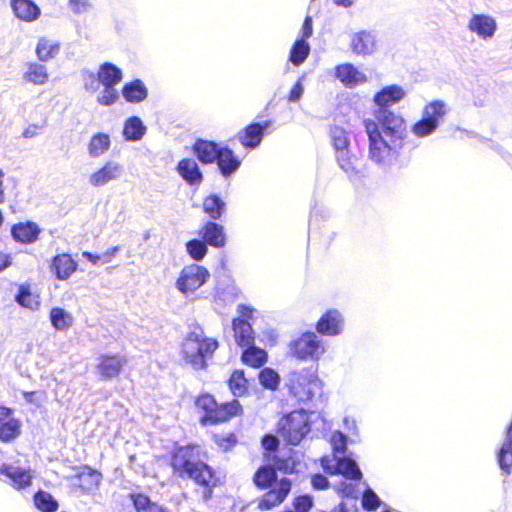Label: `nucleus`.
Returning a JSON list of instances; mask_svg holds the SVG:
<instances>
[{
    "label": "nucleus",
    "mask_w": 512,
    "mask_h": 512,
    "mask_svg": "<svg viewBox=\"0 0 512 512\" xmlns=\"http://www.w3.org/2000/svg\"><path fill=\"white\" fill-rule=\"evenodd\" d=\"M210 272L198 264L185 266L176 281V288L184 295L195 292L209 279Z\"/></svg>",
    "instance_id": "9"
},
{
    "label": "nucleus",
    "mask_w": 512,
    "mask_h": 512,
    "mask_svg": "<svg viewBox=\"0 0 512 512\" xmlns=\"http://www.w3.org/2000/svg\"><path fill=\"white\" fill-rule=\"evenodd\" d=\"M312 506L313 498L309 495H301L294 500V508L297 512H308Z\"/></svg>",
    "instance_id": "57"
},
{
    "label": "nucleus",
    "mask_w": 512,
    "mask_h": 512,
    "mask_svg": "<svg viewBox=\"0 0 512 512\" xmlns=\"http://www.w3.org/2000/svg\"><path fill=\"white\" fill-rule=\"evenodd\" d=\"M10 5L15 16L25 22H33L41 15L39 6L33 0H11Z\"/></svg>",
    "instance_id": "24"
},
{
    "label": "nucleus",
    "mask_w": 512,
    "mask_h": 512,
    "mask_svg": "<svg viewBox=\"0 0 512 512\" xmlns=\"http://www.w3.org/2000/svg\"><path fill=\"white\" fill-rule=\"evenodd\" d=\"M215 163L223 177H229L234 174L241 165V160L235 155L234 151L228 146L223 145L218 153Z\"/></svg>",
    "instance_id": "23"
},
{
    "label": "nucleus",
    "mask_w": 512,
    "mask_h": 512,
    "mask_svg": "<svg viewBox=\"0 0 512 512\" xmlns=\"http://www.w3.org/2000/svg\"><path fill=\"white\" fill-rule=\"evenodd\" d=\"M311 484L316 490H323L329 486V481L323 474H315L311 478Z\"/></svg>",
    "instance_id": "62"
},
{
    "label": "nucleus",
    "mask_w": 512,
    "mask_h": 512,
    "mask_svg": "<svg viewBox=\"0 0 512 512\" xmlns=\"http://www.w3.org/2000/svg\"><path fill=\"white\" fill-rule=\"evenodd\" d=\"M176 171L189 185H199L203 180V174L192 158H184L177 164Z\"/></svg>",
    "instance_id": "25"
},
{
    "label": "nucleus",
    "mask_w": 512,
    "mask_h": 512,
    "mask_svg": "<svg viewBox=\"0 0 512 512\" xmlns=\"http://www.w3.org/2000/svg\"><path fill=\"white\" fill-rule=\"evenodd\" d=\"M336 161L340 169L347 174L349 178L355 177L358 175L359 171L357 169L358 159L356 155H354L350 151V147L340 148L339 150H335Z\"/></svg>",
    "instance_id": "31"
},
{
    "label": "nucleus",
    "mask_w": 512,
    "mask_h": 512,
    "mask_svg": "<svg viewBox=\"0 0 512 512\" xmlns=\"http://www.w3.org/2000/svg\"><path fill=\"white\" fill-rule=\"evenodd\" d=\"M468 29L480 38L486 40L494 36L497 30L496 20L485 14H474L468 23Z\"/></svg>",
    "instance_id": "19"
},
{
    "label": "nucleus",
    "mask_w": 512,
    "mask_h": 512,
    "mask_svg": "<svg viewBox=\"0 0 512 512\" xmlns=\"http://www.w3.org/2000/svg\"><path fill=\"white\" fill-rule=\"evenodd\" d=\"M51 269L57 279L66 280L77 269V262L67 253L58 254L52 260Z\"/></svg>",
    "instance_id": "27"
},
{
    "label": "nucleus",
    "mask_w": 512,
    "mask_h": 512,
    "mask_svg": "<svg viewBox=\"0 0 512 512\" xmlns=\"http://www.w3.org/2000/svg\"><path fill=\"white\" fill-rule=\"evenodd\" d=\"M289 349L300 360H318L325 351L316 333L310 331L292 340Z\"/></svg>",
    "instance_id": "7"
},
{
    "label": "nucleus",
    "mask_w": 512,
    "mask_h": 512,
    "mask_svg": "<svg viewBox=\"0 0 512 512\" xmlns=\"http://www.w3.org/2000/svg\"><path fill=\"white\" fill-rule=\"evenodd\" d=\"M187 254L196 262L201 261L208 253V246L199 238H194L185 244Z\"/></svg>",
    "instance_id": "48"
},
{
    "label": "nucleus",
    "mask_w": 512,
    "mask_h": 512,
    "mask_svg": "<svg viewBox=\"0 0 512 512\" xmlns=\"http://www.w3.org/2000/svg\"><path fill=\"white\" fill-rule=\"evenodd\" d=\"M172 468L180 477H188L196 484L205 487L203 498L209 499L212 494L210 486L216 484L214 471L200 459L199 449L196 446L178 447L171 458Z\"/></svg>",
    "instance_id": "2"
},
{
    "label": "nucleus",
    "mask_w": 512,
    "mask_h": 512,
    "mask_svg": "<svg viewBox=\"0 0 512 512\" xmlns=\"http://www.w3.org/2000/svg\"><path fill=\"white\" fill-rule=\"evenodd\" d=\"M254 311L255 309L251 306L239 304L237 312L240 317L234 318L232 321L235 342L242 349L255 343V333L252 324L249 322L253 318Z\"/></svg>",
    "instance_id": "8"
},
{
    "label": "nucleus",
    "mask_w": 512,
    "mask_h": 512,
    "mask_svg": "<svg viewBox=\"0 0 512 512\" xmlns=\"http://www.w3.org/2000/svg\"><path fill=\"white\" fill-rule=\"evenodd\" d=\"M269 122L264 123H251L238 134L240 143L249 149L258 147L263 139L264 131L268 128Z\"/></svg>",
    "instance_id": "21"
},
{
    "label": "nucleus",
    "mask_w": 512,
    "mask_h": 512,
    "mask_svg": "<svg viewBox=\"0 0 512 512\" xmlns=\"http://www.w3.org/2000/svg\"><path fill=\"white\" fill-rule=\"evenodd\" d=\"M124 172V168L116 161H107L100 169L92 173L89 177V183L95 187H101L111 181L119 179Z\"/></svg>",
    "instance_id": "17"
},
{
    "label": "nucleus",
    "mask_w": 512,
    "mask_h": 512,
    "mask_svg": "<svg viewBox=\"0 0 512 512\" xmlns=\"http://www.w3.org/2000/svg\"><path fill=\"white\" fill-rule=\"evenodd\" d=\"M228 386L235 397H242L248 389V381L243 370H235L229 380Z\"/></svg>",
    "instance_id": "46"
},
{
    "label": "nucleus",
    "mask_w": 512,
    "mask_h": 512,
    "mask_svg": "<svg viewBox=\"0 0 512 512\" xmlns=\"http://www.w3.org/2000/svg\"><path fill=\"white\" fill-rule=\"evenodd\" d=\"M217 348V340L205 337L201 328L189 332L182 345L186 362L196 370L207 367L206 359L211 357Z\"/></svg>",
    "instance_id": "3"
},
{
    "label": "nucleus",
    "mask_w": 512,
    "mask_h": 512,
    "mask_svg": "<svg viewBox=\"0 0 512 512\" xmlns=\"http://www.w3.org/2000/svg\"><path fill=\"white\" fill-rule=\"evenodd\" d=\"M122 96L128 103H140L148 96V88L141 79H134L122 87Z\"/></svg>",
    "instance_id": "30"
},
{
    "label": "nucleus",
    "mask_w": 512,
    "mask_h": 512,
    "mask_svg": "<svg viewBox=\"0 0 512 512\" xmlns=\"http://www.w3.org/2000/svg\"><path fill=\"white\" fill-rule=\"evenodd\" d=\"M259 383L265 389L276 391L280 384L279 374L272 368H263L258 374Z\"/></svg>",
    "instance_id": "49"
},
{
    "label": "nucleus",
    "mask_w": 512,
    "mask_h": 512,
    "mask_svg": "<svg viewBox=\"0 0 512 512\" xmlns=\"http://www.w3.org/2000/svg\"><path fill=\"white\" fill-rule=\"evenodd\" d=\"M310 53V45L305 39H297L291 47L289 60L294 66H300Z\"/></svg>",
    "instance_id": "42"
},
{
    "label": "nucleus",
    "mask_w": 512,
    "mask_h": 512,
    "mask_svg": "<svg viewBox=\"0 0 512 512\" xmlns=\"http://www.w3.org/2000/svg\"><path fill=\"white\" fill-rule=\"evenodd\" d=\"M50 321L56 330L62 331L73 324V317L63 308L54 307L50 311Z\"/></svg>",
    "instance_id": "44"
},
{
    "label": "nucleus",
    "mask_w": 512,
    "mask_h": 512,
    "mask_svg": "<svg viewBox=\"0 0 512 512\" xmlns=\"http://www.w3.org/2000/svg\"><path fill=\"white\" fill-rule=\"evenodd\" d=\"M309 432V415L303 409L284 415L278 422L279 435L291 445H298Z\"/></svg>",
    "instance_id": "4"
},
{
    "label": "nucleus",
    "mask_w": 512,
    "mask_h": 512,
    "mask_svg": "<svg viewBox=\"0 0 512 512\" xmlns=\"http://www.w3.org/2000/svg\"><path fill=\"white\" fill-rule=\"evenodd\" d=\"M97 75L99 83L103 86H115L123 77L121 69L111 62L101 64Z\"/></svg>",
    "instance_id": "33"
},
{
    "label": "nucleus",
    "mask_w": 512,
    "mask_h": 512,
    "mask_svg": "<svg viewBox=\"0 0 512 512\" xmlns=\"http://www.w3.org/2000/svg\"><path fill=\"white\" fill-rule=\"evenodd\" d=\"M15 301L22 307L30 310H37L40 303L37 295H33L30 287L26 284H22L18 288V292L15 295Z\"/></svg>",
    "instance_id": "43"
},
{
    "label": "nucleus",
    "mask_w": 512,
    "mask_h": 512,
    "mask_svg": "<svg viewBox=\"0 0 512 512\" xmlns=\"http://www.w3.org/2000/svg\"><path fill=\"white\" fill-rule=\"evenodd\" d=\"M82 77L86 90L95 92L99 88L98 75H95L92 71L83 70Z\"/></svg>",
    "instance_id": "56"
},
{
    "label": "nucleus",
    "mask_w": 512,
    "mask_h": 512,
    "mask_svg": "<svg viewBox=\"0 0 512 512\" xmlns=\"http://www.w3.org/2000/svg\"><path fill=\"white\" fill-rule=\"evenodd\" d=\"M262 447L268 451V452H274L278 449V446H279V440L276 436L272 435V434H266L263 438H262Z\"/></svg>",
    "instance_id": "60"
},
{
    "label": "nucleus",
    "mask_w": 512,
    "mask_h": 512,
    "mask_svg": "<svg viewBox=\"0 0 512 512\" xmlns=\"http://www.w3.org/2000/svg\"><path fill=\"white\" fill-rule=\"evenodd\" d=\"M119 99L115 86H104L103 91L98 95L97 101L104 106L113 105Z\"/></svg>",
    "instance_id": "53"
},
{
    "label": "nucleus",
    "mask_w": 512,
    "mask_h": 512,
    "mask_svg": "<svg viewBox=\"0 0 512 512\" xmlns=\"http://www.w3.org/2000/svg\"><path fill=\"white\" fill-rule=\"evenodd\" d=\"M322 466L327 473L342 475L349 480H360L362 473L356 461L343 455H334L332 459L323 458Z\"/></svg>",
    "instance_id": "10"
},
{
    "label": "nucleus",
    "mask_w": 512,
    "mask_h": 512,
    "mask_svg": "<svg viewBox=\"0 0 512 512\" xmlns=\"http://www.w3.org/2000/svg\"><path fill=\"white\" fill-rule=\"evenodd\" d=\"M96 370L102 381L116 378L126 365V359L119 354H102L97 357Z\"/></svg>",
    "instance_id": "12"
},
{
    "label": "nucleus",
    "mask_w": 512,
    "mask_h": 512,
    "mask_svg": "<svg viewBox=\"0 0 512 512\" xmlns=\"http://www.w3.org/2000/svg\"><path fill=\"white\" fill-rule=\"evenodd\" d=\"M21 434V422L12 418L7 422L0 424V441L9 443L15 440Z\"/></svg>",
    "instance_id": "45"
},
{
    "label": "nucleus",
    "mask_w": 512,
    "mask_h": 512,
    "mask_svg": "<svg viewBox=\"0 0 512 512\" xmlns=\"http://www.w3.org/2000/svg\"><path fill=\"white\" fill-rule=\"evenodd\" d=\"M222 146L214 141L197 139L192 146V151L202 164H212L217 160Z\"/></svg>",
    "instance_id": "22"
},
{
    "label": "nucleus",
    "mask_w": 512,
    "mask_h": 512,
    "mask_svg": "<svg viewBox=\"0 0 512 512\" xmlns=\"http://www.w3.org/2000/svg\"><path fill=\"white\" fill-rule=\"evenodd\" d=\"M321 380L313 369L292 372L289 377V392L299 402L306 403L321 391Z\"/></svg>",
    "instance_id": "5"
},
{
    "label": "nucleus",
    "mask_w": 512,
    "mask_h": 512,
    "mask_svg": "<svg viewBox=\"0 0 512 512\" xmlns=\"http://www.w3.org/2000/svg\"><path fill=\"white\" fill-rule=\"evenodd\" d=\"M381 504L378 495L369 487H367L362 495V506L367 511L376 510Z\"/></svg>",
    "instance_id": "52"
},
{
    "label": "nucleus",
    "mask_w": 512,
    "mask_h": 512,
    "mask_svg": "<svg viewBox=\"0 0 512 512\" xmlns=\"http://www.w3.org/2000/svg\"><path fill=\"white\" fill-rule=\"evenodd\" d=\"M497 462L500 469L507 475L512 470V422L506 429V435L503 444L497 452Z\"/></svg>",
    "instance_id": "29"
},
{
    "label": "nucleus",
    "mask_w": 512,
    "mask_h": 512,
    "mask_svg": "<svg viewBox=\"0 0 512 512\" xmlns=\"http://www.w3.org/2000/svg\"><path fill=\"white\" fill-rule=\"evenodd\" d=\"M302 78H299L296 83L293 85V87L291 88L290 92H289V95H288V101L289 102H298L302 96H303V93H304V86H303V83H302Z\"/></svg>",
    "instance_id": "58"
},
{
    "label": "nucleus",
    "mask_w": 512,
    "mask_h": 512,
    "mask_svg": "<svg viewBox=\"0 0 512 512\" xmlns=\"http://www.w3.org/2000/svg\"><path fill=\"white\" fill-rule=\"evenodd\" d=\"M69 5L77 14H82L88 11L91 6L89 0H69Z\"/></svg>",
    "instance_id": "61"
},
{
    "label": "nucleus",
    "mask_w": 512,
    "mask_h": 512,
    "mask_svg": "<svg viewBox=\"0 0 512 512\" xmlns=\"http://www.w3.org/2000/svg\"><path fill=\"white\" fill-rule=\"evenodd\" d=\"M198 235L206 243L214 248H222L226 244L224 227L215 221L206 222L198 231Z\"/></svg>",
    "instance_id": "20"
},
{
    "label": "nucleus",
    "mask_w": 512,
    "mask_h": 512,
    "mask_svg": "<svg viewBox=\"0 0 512 512\" xmlns=\"http://www.w3.org/2000/svg\"><path fill=\"white\" fill-rule=\"evenodd\" d=\"M36 55L41 62H47L55 58L60 52V43L56 40L41 37L35 49Z\"/></svg>",
    "instance_id": "35"
},
{
    "label": "nucleus",
    "mask_w": 512,
    "mask_h": 512,
    "mask_svg": "<svg viewBox=\"0 0 512 512\" xmlns=\"http://www.w3.org/2000/svg\"><path fill=\"white\" fill-rule=\"evenodd\" d=\"M130 498L136 512H169L166 508L151 501V499L145 494H131Z\"/></svg>",
    "instance_id": "39"
},
{
    "label": "nucleus",
    "mask_w": 512,
    "mask_h": 512,
    "mask_svg": "<svg viewBox=\"0 0 512 512\" xmlns=\"http://www.w3.org/2000/svg\"><path fill=\"white\" fill-rule=\"evenodd\" d=\"M35 507L41 512H56L59 508L58 501L44 490H38L33 497Z\"/></svg>",
    "instance_id": "41"
},
{
    "label": "nucleus",
    "mask_w": 512,
    "mask_h": 512,
    "mask_svg": "<svg viewBox=\"0 0 512 512\" xmlns=\"http://www.w3.org/2000/svg\"><path fill=\"white\" fill-rule=\"evenodd\" d=\"M239 290L234 284H228L225 288L218 287L216 290V299L224 303H233L238 297Z\"/></svg>",
    "instance_id": "51"
},
{
    "label": "nucleus",
    "mask_w": 512,
    "mask_h": 512,
    "mask_svg": "<svg viewBox=\"0 0 512 512\" xmlns=\"http://www.w3.org/2000/svg\"><path fill=\"white\" fill-rule=\"evenodd\" d=\"M277 469L275 466L263 465L257 469L253 481L257 488L266 490L275 487L277 482Z\"/></svg>",
    "instance_id": "32"
},
{
    "label": "nucleus",
    "mask_w": 512,
    "mask_h": 512,
    "mask_svg": "<svg viewBox=\"0 0 512 512\" xmlns=\"http://www.w3.org/2000/svg\"><path fill=\"white\" fill-rule=\"evenodd\" d=\"M331 445L334 455H343L347 448V437L344 433L336 431L331 436Z\"/></svg>",
    "instance_id": "54"
},
{
    "label": "nucleus",
    "mask_w": 512,
    "mask_h": 512,
    "mask_svg": "<svg viewBox=\"0 0 512 512\" xmlns=\"http://www.w3.org/2000/svg\"><path fill=\"white\" fill-rule=\"evenodd\" d=\"M292 483L288 478H282L275 487L265 493L259 500L258 507L261 510H269L281 504L291 491Z\"/></svg>",
    "instance_id": "15"
},
{
    "label": "nucleus",
    "mask_w": 512,
    "mask_h": 512,
    "mask_svg": "<svg viewBox=\"0 0 512 512\" xmlns=\"http://www.w3.org/2000/svg\"><path fill=\"white\" fill-rule=\"evenodd\" d=\"M315 329L322 336L341 335L345 330L344 314L336 308L326 310L316 322Z\"/></svg>",
    "instance_id": "11"
},
{
    "label": "nucleus",
    "mask_w": 512,
    "mask_h": 512,
    "mask_svg": "<svg viewBox=\"0 0 512 512\" xmlns=\"http://www.w3.org/2000/svg\"><path fill=\"white\" fill-rule=\"evenodd\" d=\"M41 229L35 222L14 224L11 228V235L17 242L30 244L38 239Z\"/></svg>",
    "instance_id": "26"
},
{
    "label": "nucleus",
    "mask_w": 512,
    "mask_h": 512,
    "mask_svg": "<svg viewBox=\"0 0 512 512\" xmlns=\"http://www.w3.org/2000/svg\"><path fill=\"white\" fill-rule=\"evenodd\" d=\"M405 96V90L397 84L383 87L373 96L377 106L373 113L374 119L364 120L368 136V157L383 169L397 161L407 135L404 118L389 109Z\"/></svg>",
    "instance_id": "1"
},
{
    "label": "nucleus",
    "mask_w": 512,
    "mask_h": 512,
    "mask_svg": "<svg viewBox=\"0 0 512 512\" xmlns=\"http://www.w3.org/2000/svg\"><path fill=\"white\" fill-rule=\"evenodd\" d=\"M110 137L106 133L94 134L88 144V153L91 157L97 158L103 155L110 147Z\"/></svg>",
    "instance_id": "40"
},
{
    "label": "nucleus",
    "mask_w": 512,
    "mask_h": 512,
    "mask_svg": "<svg viewBox=\"0 0 512 512\" xmlns=\"http://www.w3.org/2000/svg\"><path fill=\"white\" fill-rule=\"evenodd\" d=\"M348 479L345 478V480L340 481L338 484L335 485V490L341 494L342 497H346L349 500L346 501L347 506L350 507L352 504L356 506V501L358 499V488L356 483L348 482ZM341 502L340 504H342Z\"/></svg>",
    "instance_id": "47"
},
{
    "label": "nucleus",
    "mask_w": 512,
    "mask_h": 512,
    "mask_svg": "<svg viewBox=\"0 0 512 512\" xmlns=\"http://www.w3.org/2000/svg\"><path fill=\"white\" fill-rule=\"evenodd\" d=\"M0 474L10 479L11 485L16 490H22L32 484L33 476L30 468H22L4 463L0 467Z\"/></svg>",
    "instance_id": "18"
},
{
    "label": "nucleus",
    "mask_w": 512,
    "mask_h": 512,
    "mask_svg": "<svg viewBox=\"0 0 512 512\" xmlns=\"http://www.w3.org/2000/svg\"><path fill=\"white\" fill-rule=\"evenodd\" d=\"M146 130L147 128L140 117L131 116L124 123L123 136L127 141H139L145 135Z\"/></svg>",
    "instance_id": "34"
},
{
    "label": "nucleus",
    "mask_w": 512,
    "mask_h": 512,
    "mask_svg": "<svg viewBox=\"0 0 512 512\" xmlns=\"http://www.w3.org/2000/svg\"><path fill=\"white\" fill-rule=\"evenodd\" d=\"M350 48L359 56H370L377 51V36L373 31L361 30L351 34Z\"/></svg>",
    "instance_id": "14"
},
{
    "label": "nucleus",
    "mask_w": 512,
    "mask_h": 512,
    "mask_svg": "<svg viewBox=\"0 0 512 512\" xmlns=\"http://www.w3.org/2000/svg\"><path fill=\"white\" fill-rule=\"evenodd\" d=\"M302 458L303 455L300 452L288 449L286 452L274 455L273 463L275 468L283 473H299L305 468Z\"/></svg>",
    "instance_id": "16"
},
{
    "label": "nucleus",
    "mask_w": 512,
    "mask_h": 512,
    "mask_svg": "<svg viewBox=\"0 0 512 512\" xmlns=\"http://www.w3.org/2000/svg\"><path fill=\"white\" fill-rule=\"evenodd\" d=\"M217 402L214 397L210 394H203L199 396L196 400V406L202 409L205 414L211 413L212 409L215 408Z\"/></svg>",
    "instance_id": "55"
},
{
    "label": "nucleus",
    "mask_w": 512,
    "mask_h": 512,
    "mask_svg": "<svg viewBox=\"0 0 512 512\" xmlns=\"http://www.w3.org/2000/svg\"><path fill=\"white\" fill-rule=\"evenodd\" d=\"M330 138L335 150L350 147L349 135L345 129L340 126H332L330 128Z\"/></svg>",
    "instance_id": "50"
},
{
    "label": "nucleus",
    "mask_w": 512,
    "mask_h": 512,
    "mask_svg": "<svg viewBox=\"0 0 512 512\" xmlns=\"http://www.w3.org/2000/svg\"><path fill=\"white\" fill-rule=\"evenodd\" d=\"M216 443L225 450L234 446L237 442L236 436L232 433L226 435H215Z\"/></svg>",
    "instance_id": "59"
},
{
    "label": "nucleus",
    "mask_w": 512,
    "mask_h": 512,
    "mask_svg": "<svg viewBox=\"0 0 512 512\" xmlns=\"http://www.w3.org/2000/svg\"><path fill=\"white\" fill-rule=\"evenodd\" d=\"M335 75L340 82L348 87H353L366 81V76L351 63L336 66Z\"/></svg>",
    "instance_id": "28"
},
{
    "label": "nucleus",
    "mask_w": 512,
    "mask_h": 512,
    "mask_svg": "<svg viewBox=\"0 0 512 512\" xmlns=\"http://www.w3.org/2000/svg\"><path fill=\"white\" fill-rule=\"evenodd\" d=\"M119 250H120L119 246H113V247L107 249L103 254H101L102 263L105 264V263L111 262V260L119 252Z\"/></svg>",
    "instance_id": "64"
},
{
    "label": "nucleus",
    "mask_w": 512,
    "mask_h": 512,
    "mask_svg": "<svg viewBox=\"0 0 512 512\" xmlns=\"http://www.w3.org/2000/svg\"><path fill=\"white\" fill-rule=\"evenodd\" d=\"M447 111V105L444 101L433 100L429 102L424 106L421 118L413 124L412 133L420 138L430 136L437 130Z\"/></svg>",
    "instance_id": "6"
},
{
    "label": "nucleus",
    "mask_w": 512,
    "mask_h": 512,
    "mask_svg": "<svg viewBox=\"0 0 512 512\" xmlns=\"http://www.w3.org/2000/svg\"><path fill=\"white\" fill-rule=\"evenodd\" d=\"M302 37L300 39H308L313 33V21L310 16H306L301 29Z\"/></svg>",
    "instance_id": "63"
},
{
    "label": "nucleus",
    "mask_w": 512,
    "mask_h": 512,
    "mask_svg": "<svg viewBox=\"0 0 512 512\" xmlns=\"http://www.w3.org/2000/svg\"><path fill=\"white\" fill-rule=\"evenodd\" d=\"M242 411L240 402L236 399L225 402L222 404H216L215 408L212 409L211 413L204 414L200 422L203 425H213L221 422H225L230 418L238 415Z\"/></svg>",
    "instance_id": "13"
},
{
    "label": "nucleus",
    "mask_w": 512,
    "mask_h": 512,
    "mask_svg": "<svg viewBox=\"0 0 512 512\" xmlns=\"http://www.w3.org/2000/svg\"><path fill=\"white\" fill-rule=\"evenodd\" d=\"M241 360L246 365L259 368L266 363L267 353L264 349L255 346V343H253L243 348Z\"/></svg>",
    "instance_id": "36"
},
{
    "label": "nucleus",
    "mask_w": 512,
    "mask_h": 512,
    "mask_svg": "<svg viewBox=\"0 0 512 512\" xmlns=\"http://www.w3.org/2000/svg\"><path fill=\"white\" fill-rule=\"evenodd\" d=\"M23 79L35 85H43L48 80L46 66L36 62L28 63L27 70L23 74Z\"/></svg>",
    "instance_id": "38"
},
{
    "label": "nucleus",
    "mask_w": 512,
    "mask_h": 512,
    "mask_svg": "<svg viewBox=\"0 0 512 512\" xmlns=\"http://www.w3.org/2000/svg\"><path fill=\"white\" fill-rule=\"evenodd\" d=\"M225 208L226 203L217 194H210L203 201L204 212L214 221L222 217Z\"/></svg>",
    "instance_id": "37"
}]
</instances>
